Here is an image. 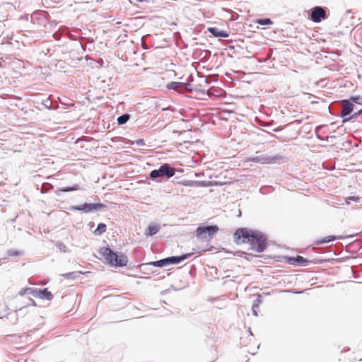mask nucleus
Segmentation results:
<instances>
[{"mask_svg": "<svg viewBox=\"0 0 362 362\" xmlns=\"http://www.w3.org/2000/svg\"><path fill=\"white\" fill-rule=\"evenodd\" d=\"M233 237L238 244L247 243L251 245L257 252H262L267 247V237L260 231L249 229L247 228H238L234 233Z\"/></svg>", "mask_w": 362, "mask_h": 362, "instance_id": "nucleus-1", "label": "nucleus"}, {"mask_svg": "<svg viewBox=\"0 0 362 362\" xmlns=\"http://www.w3.org/2000/svg\"><path fill=\"white\" fill-rule=\"evenodd\" d=\"M100 253L103 256L106 262L112 266L124 267L128 262L127 257L125 255H118L107 247H101Z\"/></svg>", "mask_w": 362, "mask_h": 362, "instance_id": "nucleus-2", "label": "nucleus"}, {"mask_svg": "<svg viewBox=\"0 0 362 362\" xmlns=\"http://www.w3.org/2000/svg\"><path fill=\"white\" fill-rule=\"evenodd\" d=\"M342 110L340 114L341 117H343L342 122L345 123L351 119L357 118L362 114V109L356 110V107L350 100H341Z\"/></svg>", "mask_w": 362, "mask_h": 362, "instance_id": "nucleus-3", "label": "nucleus"}, {"mask_svg": "<svg viewBox=\"0 0 362 362\" xmlns=\"http://www.w3.org/2000/svg\"><path fill=\"white\" fill-rule=\"evenodd\" d=\"M176 170L173 168L169 163L162 164L158 169L153 170L149 173V177L152 180L161 182V178L165 177L169 179L175 175Z\"/></svg>", "mask_w": 362, "mask_h": 362, "instance_id": "nucleus-4", "label": "nucleus"}, {"mask_svg": "<svg viewBox=\"0 0 362 362\" xmlns=\"http://www.w3.org/2000/svg\"><path fill=\"white\" fill-rule=\"evenodd\" d=\"M218 231V227L216 225L199 226L196 233L198 238L202 240H209Z\"/></svg>", "mask_w": 362, "mask_h": 362, "instance_id": "nucleus-5", "label": "nucleus"}, {"mask_svg": "<svg viewBox=\"0 0 362 362\" xmlns=\"http://www.w3.org/2000/svg\"><path fill=\"white\" fill-rule=\"evenodd\" d=\"M106 207L105 204L101 203H84L81 205L71 206L69 209L71 211H83L85 213H90L93 210H101Z\"/></svg>", "mask_w": 362, "mask_h": 362, "instance_id": "nucleus-6", "label": "nucleus"}, {"mask_svg": "<svg viewBox=\"0 0 362 362\" xmlns=\"http://www.w3.org/2000/svg\"><path fill=\"white\" fill-rule=\"evenodd\" d=\"M310 19L315 23H320L327 18L325 8L322 6H315L311 9Z\"/></svg>", "mask_w": 362, "mask_h": 362, "instance_id": "nucleus-7", "label": "nucleus"}, {"mask_svg": "<svg viewBox=\"0 0 362 362\" xmlns=\"http://www.w3.org/2000/svg\"><path fill=\"white\" fill-rule=\"evenodd\" d=\"M31 22L33 24H36L38 28L45 27L47 23V19L45 15V13L35 11L30 16Z\"/></svg>", "mask_w": 362, "mask_h": 362, "instance_id": "nucleus-8", "label": "nucleus"}, {"mask_svg": "<svg viewBox=\"0 0 362 362\" xmlns=\"http://www.w3.org/2000/svg\"><path fill=\"white\" fill-rule=\"evenodd\" d=\"M166 87L169 90H173L178 93H181L185 90L192 91V88H189V84L187 83L173 81V82L169 83L166 86Z\"/></svg>", "mask_w": 362, "mask_h": 362, "instance_id": "nucleus-9", "label": "nucleus"}, {"mask_svg": "<svg viewBox=\"0 0 362 362\" xmlns=\"http://www.w3.org/2000/svg\"><path fill=\"white\" fill-rule=\"evenodd\" d=\"M282 157L281 156H268L265 154L260 155V163L262 164H274L278 160H281Z\"/></svg>", "mask_w": 362, "mask_h": 362, "instance_id": "nucleus-10", "label": "nucleus"}, {"mask_svg": "<svg viewBox=\"0 0 362 362\" xmlns=\"http://www.w3.org/2000/svg\"><path fill=\"white\" fill-rule=\"evenodd\" d=\"M208 31L213 36L217 37H228L229 36V34L227 31L219 30L216 27H210L208 28Z\"/></svg>", "mask_w": 362, "mask_h": 362, "instance_id": "nucleus-11", "label": "nucleus"}, {"mask_svg": "<svg viewBox=\"0 0 362 362\" xmlns=\"http://www.w3.org/2000/svg\"><path fill=\"white\" fill-rule=\"evenodd\" d=\"M193 253L194 252L184 254V255H182L180 256H171V257H168L169 261H170V264H179L181 262H182V261L188 259L189 257H190Z\"/></svg>", "mask_w": 362, "mask_h": 362, "instance_id": "nucleus-12", "label": "nucleus"}, {"mask_svg": "<svg viewBox=\"0 0 362 362\" xmlns=\"http://www.w3.org/2000/svg\"><path fill=\"white\" fill-rule=\"evenodd\" d=\"M288 262L292 264H297L298 265L305 266L308 262V260L302 256L298 255L295 257H289Z\"/></svg>", "mask_w": 362, "mask_h": 362, "instance_id": "nucleus-13", "label": "nucleus"}, {"mask_svg": "<svg viewBox=\"0 0 362 362\" xmlns=\"http://www.w3.org/2000/svg\"><path fill=\"white\" fill-rule=\"evenodd\" d=\"M35 292L37 293V296L42 299L49 300L53 298V295L47 290V288H44L42 290L39 289Z\"/></svg>", "mask_w": 362, "mask_h": 362, "instance_id": "nucleus-14", "label": "nucleus"}, {"mask_svg": "<svg viewBox=\"0 0 362 362\" xmlns=\"http://www.w3.org/2000/svg\"><path fill=\"white\" fill-rule=\"evenodd\" d=\"M147 264L153 265L154 267H163L170 265V264L169 258L166 257V258L158 260V261L151 262L148 263Z\"/></svg>", "mask_w": 362, "mask_h": 362, "instance_id": "nucleus-15", "label": "nucleus"}, {"mask_svg": "<svg viewBox=\"0 0 362 362\" xmlns=\"http://www.w3.org/2000/svg\"><path fill=\"white\" fill-rule=\"evenodd\" d=\"M160 230V226L156 224L149 225L146 229V235L148 236H152L156 235Z\"/></svg>", "mask_w": 362, "mask_h": 362, "instance_id": "nucleus-16", "label": "nucleus"}, {"mask_svg": "<svg viewBox=\"0 0 362 362\" xmlns=\"http://www.w3.org/2000/svg\"><path fill=\"white\" fill-rule=\"evenodd\" d=\"M184 186L188 187H204L205 185L203 181L185 180L182 182Z\"/></svg>", "mask_w": 362, "mask_h": 362, "instance_id": "nucleus-17", "label": "nucleus"}, {"mask_svg": "<svg viewBox=\"0 0 362 362\" xmlns=\"http://www.w3.org/2000/svg\"><path fill=\"white\" fill-rule=\"evenodd\" d=\"M130 117H131V116L128 113H124V114L119 116L117 119L118 124L123 125V124H126L129 121Z\"/></svg>", "mask_w": 362, "mask_h": 362, "instance_id": "nucleus-18", "label": "nucleus"}, {"mask_svg": "<svg viewBox=\"0 0 362 362\" xmlns=\"http://www.w3.org/2000/svg\"><path fill=\"white\" fill-rule=\"evenodd\" d=\"M78 189H80L79 185L76 184L71 187H63L62 189H58L56 192V194L60 195L59 192H68L76 191V190H78Z\"/></svg>", "mask_w": 362, "mask_h": 362, "instance_id": "nucleus-19", "label": "nucleus"}, {"mask_svg": "<svg viewBox=\"0 0 362 362\" xmlns=\"http://www.w3.org/2000/svg\"><path fill=\"white\" fill-rule=\"evenodd\" d=\"M107 226L103 223H100L98 225L97 228L94 230L93 233L95 235H100L106 231Z\"/></svg>", "mask_w": 362, "mask_h": 362, "instance_id": "nucleus-20", "label": "nucleus"}, {"mask_svg": "<svg viewBox=\"0 0 362 362\" xmlns=\"http://www.w3.org/2000/svg\"><path fill=\"white\" fill-rule=\"evenodd\" d=\"M260 296H259L254 301H253V303H252V313H253V315H255V316H257L258 315V308H259V304L262 303V300H261V298H260Z\"/></svg>", "mask_w": 362, "mask_h": 362, "instance_id": "nucleus-21", "label": "nucleus"}, {"mask_svg": "<svg viewBox=\"0 0 362 362\" xmlns=\"http://www.w3.org/2000/svg\"><path fill=\"white\" fill-rule=\"evenodd\" d=\"M81 274V272H72L64 274L62 276L67 279H75L78 278Z\"/></svg>", "mask_w": 362, "mask_h": 362, "instance_id": "nucleus-22", "label": "nucleus"}, {"mask_svg": "<svg viewBox=\"0 0 362 362\" xmlns=\"http://www.w3.org/2000/svg\"><path fill=\"white\" fill-rule=\"evenodd\" d=\"M337 239V237L334 236V235H329V236H327L324 238H322L320 240H318L316 241V243L317 245H320V244H324V243H329V242H332L334 240Z\"/></svg>", "mask_w": 362, "mask_h": 362, "instance_id": "nucleus-23", "label": "nucleus"}, {"mask_svg": "<svg viewBox=\"0 0 362 362\" xmlns=\"http://www.w3.org/2000/svg\"><path fill=\"white\" fill-rule=\"evenodd\" d=\"M257 23L261 25H268L273 24V21L269 18H259L255 21Z\"/></svg>", "mask_w": 362, "mask_h": 362, "instance_id": "nucleus-24", "label": "nucleus"}, {"mask_svg": "<svg viewBox=\"0 0 362 362\" xmlns=\"http://www.w3.org/2000/svg\"><path fill=\"white\" fill-rule=\"evenodd\" d=\"M42 104L47 109L49 110H51L52 108H55V107H52V100L50 99L49 97H48L47 98H46L45 100H42Z\"/></svg>", "mask_w": 362, "mask_h": 362, "instance_id": "nucleus-25", "label": "nucleus"}, {"mask_svg": "<svg viewBox=\"0 0 362 362\" xmlns=\"http://www.w3.org/2000/svg\"><path fill=\"white\" fill-rule=\"evenodd\" d=\"M349 100H350V102L353 104H362V98L359 95L351 96Z\"/></svg>", "mask_w": 362, "mask_h": 362, "instance_id": "nucleus-26", "label": "nucleus"}, {"mask_svg": "<svg viewBox=\"0 0 362 362\" xmlns=\"http://www.w3.org/2000/svg\"><path fill=\"white\" fill-rule=\"evenodd\" d=\"M53 186L47 182L43 183L41 187V192L45 193L47 192L49 189H52Z\"/></svg>", "mask_w": 362, "mask_h": 362, "instance_id": "nucleus-27", "label": "nucleus"}, {"mask_svg": "<svg viewBox=\"0 0 362 362\" xmlns=\"http://www.w3.org/2000/svg\"><path fill=\"white\" fill-rule=\"evenodd\" d=\"M359 200L360 197L358 196H349L345 199V204L349 205L350 204V201L358 202Z\"/></svg>", "mask_w": 362, "mask_h": 362, "instance_id": "nucleus-28", "label": "nucleus"}, {"mask_svg": "<svg viewBox=\"0 0 362 362\" xmlns=\"http://www.w3.org/2000/svg\"><path fill=\"white\" fill-rule=\"evenodd\" d=\"M7 254L11 257L12 256H21V255H23V252L11 249V250H8Z\"/></svg>", "mask_w": 362, "mask_h": 362, "instance_id": "nucleus-29", "label": "nucleus"}, {"mask_svg": "<svg viewBox=\"0 0 362 362\" xmlns=\"http://www.w3.org/2000/svg\"><path fill=\"white\" fill-rule=\"evenodd\" d=\"M57 247L61 251V252H69V250L67 248V247L62 243H57Z\"/></svg>", "mask_w": 362, "mask_h": 362, "instance_id": "nucleus-30", "label": "nucleus"}, {"mask_svg": "<svg viewBox=\"0 0 362 362\" xmlns=\"http://www.w3.org/2000/svg\"><path fill=\"white\" fill-rule=\"evenodd\" d=\"M247 160L252 162V163H260V155L256 156H252V157H249L247 158Z\"/></svg>", "mask_w": 362, "mask_h": 362, "instance_id": "nucleus-31", "label": "nucleus"}, {"mask_svg": "<svg viewBox=\"0 0 362 362\" xmlns=\"http://www.w3.org/2000/svg\"><path fill=\"white\" fill-rule=\"evenodd\" d=\"M33 288H28L24 290L23 291H20V295L23 296L25 293H33Z\"/></svg>", "mask_w": 362, "mask_h": 362, "instance_id": "nucleus-32", "label": "nucleus"}, {"mask_svg": "<svg viewBox=\"0 0 362 362\" xmlns=\"http://www.w3.org/2000/svg\"><path fill=\"white\" fill-rule=\"evenodd\" d=\"M135 143L137 144V146H144L145 144L144 140L143 139L136 140Z\"/></svg>", "mask_w": 362, "mask_h": 362, "instance_id": "nucleus-33", "label": "nucleus"}, {"mask_svg": "<svg viewBox=\"0 0 362 362\" xmlns=\"http://www.w3.org/2000/svg\"><path fill=\"white\" fill-rule=\"evenodd\" d=\"M322 127V126H317L315 129V132L316 134H317L318 131Z\"/></svg>", "mask_w": 362, "mask_h": 362, "instance_id": "nucleus-34", "label": "nucleus"}, {"mask_svg": "<svg viewBox=\"0 0 362 362\" xmlns=\"http://www.w3.org/2000/svg\"><path fill=\"white\" fill-rule=\"evenodd\" d=\"M351 13H352L351 10H347V11H346V15L351 14Z\"/></svg>", "mask_w": 362, "mask_h": 362, "instance_id": "nucleus-35", "label": "nucleus"}, {"mask_svg": "<svg viewBox=\"0 0 362 362\" xmlns=\"http://www.w3.org/2000/svg\"><path fill=\"white\" fill-rule=\"evenodd\" d=\"M29 300H30V302H32V304H33V305H35V302H34V300H33V299L30 298V299H29Z\"/></svg>", "mask_w": 362, "mask_h": 362, "instance_id": "nucleus-36", "label": "nucleus"}, {"mask_svg": "<svg viewBox=\"0 0 362 362\" xmlns=\"http://www.w3.org/2000/svg\"><path fill=\"white\" fill-rule=\"evenodd\" d=\"M317 139H320V140H322V138L320 137L319 135L317 136Z\"/></svg>", "mask_w": 362, "mask_h": 362, "instance_id": "nucleus-37", "label": "nucleus"}, {"mask_svg": "<svg viewBox=\"0 0 362 362\" xmlns=\"http://www.w3.org/2000/svg\"><path fill=\"white\" fill-rule=\"evenodd\" d=\"M262 126H264V127H268V126H269V124L265 123V124H262Z\"/></svg>", "mask_w": 362, "mask_h": 362, "instance_id": "nucleus-38", "label": "nucleus"}, {"mask_svg": "<svg viewBox=\"0 0 362 362\" xmlns=\"http://www.w3.org/2000/svg\"><path fill=\"white\" fill-rule=\"evenodd\" d=\"M136 1H138V2H142V1H144V0H136Z\"/></svg>", "mask_w": 362, "mask_h": 362, "instance_id": "nucleus-39", "label": "nucleus"}, {"mask_svg": "<svg viewBox=\"0 0 362 362\" xmlns=\"http://www.w3.org/2000/svg\"><path fill=\"white\" fill-rule=\"evenodd\" d=\"M278 131H279V129H274V132H278Z\"/></svg>", "mask_w": 362, "mask_h": 362, "instance_id": "nucleus-40", "label": "nucleus"}, {"mask_svg": "<svg viewBox=\"0 0 362 362\" xmlns=\"http://www.w3.org/2000/svg\"><path fill=\"white\" fill-rule=\"evenodd\" d=\"M249 332L250 333V334H251V335H252V332H251L250 329H249Z\"/></svg>", "mask_w": 362, "mask_h": 362, "instance_id": "nucleus-41", "label": "nucleus"}]
</instances>
